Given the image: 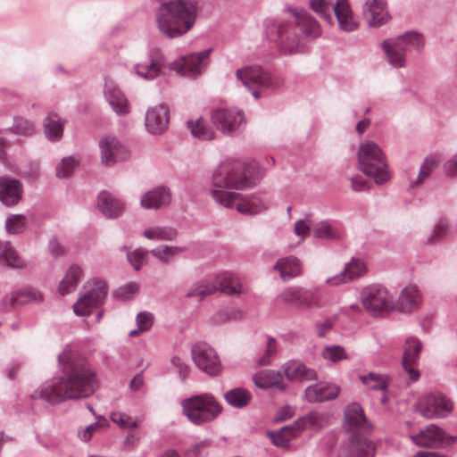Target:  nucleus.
<instances>
[{"label": "nucleus", "instance_id": "f257e3e1", "mask_svg": "<svg viewBox=\"0 0 457 457\" xmlns=\"http://www.w3.org/2000/svg\"><path fill=\"white\" fill-rule=\"evenodd\" d=\"M262 176L255 162L246 165L239 161L223 162L212 174L211 195L223 207L236 209L242 214H258L269 208L268 201L259 195L243 197L232 189L251 187Z\"/></svg>", "mask_w": 457, "mask_h": 457}, {"label": "nucleus", "instance_id": "f03ea898", "mask_svg": "<svg viewBox=\"0 0 457 457\" xmlns=\"http://www.w3.org/2000/svg\"><path fill=\"white\" fill-rule=\"evenodd\" d=\"M62 375L46 382L30 395L32 400L56 404L66 400L86 398L96 390V370L79 352L65 348L58 354Z\"/></svg>", "mask_w": 457, "mask_h": 457}, {"label": "nucleus", "instance_id": "7ed1b4c3", "mask_svg": "<svg viewBox=\"0 0 457 457\" xmlns=\"http://www.w3.org/2000/svg\"><path fill=\"white\" fill-rule=\"evenodd\" d=\"M160 34L166 38H177L187 34L197 18V4L193 0H166L154 12Z\"/></svg>", "mask_w": 457, "mask_h": 457}, {"label": "nucleus", "instance_id": "20e7f679", "mask_svg": "<svg viewBox=\"0 0 457 457\" xmlns=\"http://www.w3.org/2000/svg\"><path fill=\"white\" fill-rule=\"evenodd\" d=\"M236 77L254 99H260L267 92L278 89L284 82L281 77L257 64L237 69Z\"/></svg>", "mask_w": 457, "mask_h": 457}, {"label": "nucleus", "instance_id": "39448f33", "mask_svg": "<svg viewBox=\"0 0 457 457\" xmlns=\"http://www.w3.org/2000/svg\"><path fill=\"white\" fill-rule=\"evenodd\" d=\"M182 414L195 426L212 422L221 414L222 405L211 393L194 395L180 402Z\"/></svg>", "mask_w": 457, "mask_h": 457}, {"label": "nucleus", "instance_id": "423d86ee", "mask_svg": "<svg viewBox=\"0 0 457 457\" xmlns=\"http://www.w3.org/2000/svg\"><path fill=\"white\" fill-rule=\"evenodd\" d=\"M357 155L359 169L376 184L382 185L390 179L386 155L378 144L370 140L361 142Z\"/></svg>", "mask_w": 457, "mask_h": 457}, {"label": "nucleus", "instance_id": "0eeeda50", "mask_svg": "<svg viewBox=\"0 0 457 457\" xmlns=\"http://www.w3.org/2000/svg\"><path fill=\"white\" fill-rule=\"evenodd\" d=\"M423 46V37L416 32H408L395 38L386 39L381 43L388 62L395 68L403 67L406 55L419 52Z\"/></svg>", "mask_w": 457, "mask_h": 457}, {"label": "nucleus", "instance_id": "6e6552de", "mask_svg": "<svg viewBox=\"0 0 457 457\" xmlns=\"http://www.w3.org/2000/svg\"><path fill=\"white\" fill-rule=\"evenodd\" d=\"M220 291L226 295L241 294L243 292L239 278L229 272L218 274L212 282L200 281L194 284L185 295L187 298L197 297L202 301L205 296Z\"/></svg>", "mask_w": 457, "mask_h": 457}, {"label": "nucleus", "instance_id": "1a4fd4ad", "mask_svg": "<svg viewBox=\"0 0 457 457\" xmlns=\"http://www.w3.org/2000/svg\"><path fill=\"white\" fill-rule=\"evenodd\" d=\"M361 301L365 310L375 317H383L394 308L393 295L380 284L365 287L361 292Z\"/></svg>", "mask_w": 457, "mask_h": 457}, {"label": "nucleus", "instance_id": "9d476101", "mask_svg": "<svg viewBox=\"0 0 457 457\" xmlns=\"http://www.w3.org/2000/svg\"><path fill=\"white\" fill-rule=\"evenodd\" d=\"M84 294L73 304V311L79 316L88 315L93 308L101 306L108 294L107 283L99 278H93L84 286Z\"/></svg>", "mask_w": 457, "mask_h": 457}, {"label": "nucleus", "instance_id": "9b49d317", "mask_svg": "<svg viewBox=\"0 0 457 457\" xmlns=\"http://www.w3.org/2000/svg\"><path fill=\"white\" fill-rule=\"evenodd\" d=\"M211 118L216 129L229 137L242 133L246 126L244 112L236 107L217 108L212 112Z\"/></svg>", "mask_w": 457, "mask_h": 457}, {"label": "nucleus", "instance_id": "f8f14e48", "mask_svg": "<svg viewBox=\"0 0 457 457\" xmlns=\"http://www.w3.org/2000/svg\"><path fill=\"white\" fill-rule=\"evenodd\" d=\"M268 32L275 35L281 52L286 54H295L305 51V44L301 37L294 32L292 26L285 21H273L267 27Z\"/></svg>", "mask_w": 457, "mask_h": 457}, {"label": "nucleus", "instance_id": "ddd939ff", "mask_svg": "<svg viewBox=\"0 0 457 457\" xmlns=\"http://www.w3.org/2000/svg\"><path fill=\"white\" fill-rule=\"evenodd\" d=\"M211 49L190 54L169 64V69L188 79H195L205 69Z\"/></svg>", "mask_w": 457, "mask_h": 457}, {"label": "nucleus", "instance_id": "4468645a", "mask_svg": "<svg viewBox=\"0 0 457 457\" xmlns=\"http://www.w3.org/2000/svg\"><path fill=\"white\" fill-rule=\"evenodd\" d=\"M195 365L210 376H218L221 371V363L216 351L204 342L195 343L191 349Z\"/></svg>", "mask_w": 457, "mask_h": 457}, {"label": "nucleus", "instance_id": "2eb2a0df", "mask_svg": "<svg viewBox=\"0 0 457 457\" xmlns=\"http://www.w3.org/2000/svg\"><path fill=\"white\" fill-rule=\"evenodd\" d=\"M418 410L426 419H440L453 411V403L442 393H431L420 401Z\"/></svg>", "mask_w": 457, "mask_h": 457}, {"label": "nucleus", "instance_id": "dca6fc26", "mask_svg": "<svg viewBox=\"0 0 457 457\" xmlns=\"http://www.w3.org/2000/svg\"><path fill=\"white\" fill-rule=\"evenodd\" d=\"M101 154V162L110 167L118 162L125 161L129 158L128 149L115 137L104 136L98 143Z\"/></svg>", "mask_w": 457, "mask_h": 457}, {"label": "nucleus", "instance_id": "f3484780", "mask_svg": "<svg viewBox=\"0 0 457 457\" xmlns=\"http://www.w3.org/2000/svg\"><path fill=\"white\" fill-rule=\"evenodd\" d=\"M410 437L415 445L423 447H445L455 440L454 436H447L436 425H428L421 429L419 434Z\"/></svg>", "mask_w": 457, "mask_h": 457}, {"label": "nucleus", "instance_id": "a211bd4d", "mask_svg": "<svg viewBox=\"0 0 457 457\" xmlns=\"http://www.w3.org/2000/svg\"><path fill=\"white\" fill-rule=\"evenodd\" d=\"M422 345L418 338L410 337L405 340L402 366L411 382L417 381L420 378V371L417 369V365Z\"/></svg>", "mask_w": 457, "mask_h": 457}, {"label": "nucleus", "instance_id": "6ab92c4d", "mask_svg": "<svg viewBox=\"0 0 457 457\" xmlns=\"http://www.w3.org/2000/svg\"><path fill=\"white\" fill-rule=\"evenodd\" d=\"M362 14L370 27H380L389 20L385 0H366L362 6Z\"/></svg>", "mask_w": 457, "mask_h": 457}, {"label": "nucleus", "instance_id": "aec40b11", "mask_svg": "<svg viewBox=\"0 0 457 457\" xmlns=\"http://www.w3.org/2000/svg\"><path fill=\"white\" fill-rule=\"evenodd\" d=\"M169 120L168 108L163 104H160L146 112L145 125L150 134L159 135L168 129Z\"/></svg>", "mask_w": 457, "mask_h": 457}, {"label": "nucleus", "instance_id": "412c9836", "mask_svg": "<svg viewBox=\"0 0 457 457\" xmlns=\"http://www.w3.org/2000/svg\"><path fill=\"white\" fill-rule=\"evenodd\" d=\"M23 193L22 184L19 179L7 176L0 177V202L6 206L17 204Z\"/></svg>", "mask_w": 457, "mask_h": 457}, {"label": "nucleus", "instance_id": "4be33fe9", "mask_svg": "<svg viewBox=\"0 0 457 457\" xmlns=\"http://www.w3.org/2000/svg\"><path fill=\"white\" fill-rule=\"evenodd\" d=\"M164 65V59L161 52L153 48L149 51V60L135 65V71L137 76L146 80L155 79Z\"/></svg>", "mask_w": 457, "mask_h": 457}, {"label": "nucleus", "instance_id": "5701e85b", "mask_svg": "<svg viewBox=\"0 0 457 457\" xmlns=\"http://www.w3.org/2000/svg\"><path fill=\"white\" fill-rule=\"evenodd\" d=\"M345 428L349 432L360 433L370 430V426L363 414L361 405L357 403L349 404L345 411Z\"/></svg>", "mask_w": 457, "mask_h": 457}, {"label": "nucleus", "instance_id": "b1692460", "mask_svg": "<svg viewBox=\"0 0 457 457\" xmlns=\"http://www.w3.org/2000/svg\"><path fill=\"white\" fill-rule=\"evenodd\" d=\"M170 202V190L167 187L159 186L145 192L142 195L140 199V205L145 210H157L169 205Z\"/></svg>", "mask_w": 457, "mask_h": 457}, {"label": "nucleus", "instance_id": "393cba45", "mask_svg": "<svg viewBox=\"0 0 457 457\" xmlns=\"http://www.w3.org/2000/svg\"><path fill=\"white\" fill-rule=\"evenodd\" d=\"M366 270L367 266L362 260L353 258L350 262L345 264L344 270L335 277L328 278L326 284L338 286L360 278L366 273Z\"/></svg>", "mask_w": 457, "mask_h": 457}, {"label": "nucleus", "instance_id": "a878e982", "mask_svg": "<svg viewBox=\"0 0 457 457\" xmlns=\"http://www.w3.org/2000/svg\"><path fill=\"white\" fill-rule=\"evenodd\" d=\"M338 393L337 386L328 382H320L309 386L304 391V396L309 403H321L335 399Z\"/></svg>", "mask_w": 457, "mask_h": 457}, {"label": "nucleus", "instance_id": "bb28decb", "mask_svg": "<svg viewBox=\"0 0 457 457\" xmlns=\"http://www.w3.org/2000/svg\"><path fill=\"white\" fill-rule=\"evenodd\" d=\"M287 11L295 17L297 25L306 37L315 39L321 36L322 29L319 22L308 12L302 9L291 7L287 8Z\"/></svg>", "mask_w": 457, "mask_h": 457}, {"label": "nucleus", "instance_id": "cd10ccee", "mask_svg": "<svg viewBox=\"0 0 457 457\" xmlns=\"http://www.w3.org/2000/svg\"><path fill=\"white\" fill-rule=\"evenodd\" d=\"M41 300L42 296L38 291L35 289H24L6 295L2 300L0 307L2 311L9 312L17 306Z\"/></svg>", "mask_w": 457, "mask_h": 457}, {"label": "nucleus", "instance_id": "c85d7f7f", "mask_svg": "<svg viewBox=\"0 0 457 457\" xmlns=\"http://www.w3.org/2000/svg\"><path fill=\"white\" fill-rule=\"evenodd\" d=\"M283 373L289 381H309L317 378L314 369L298 360H289L283 365Z\"/></svg>", "mask_w": 457, "mask_h": 457}, {"label": "nucleus", "instance_id": "c756f323", "mask_svg": "<svg viewBox=\"0 0 457 457\" xmlns=\"http://www.w3.org/2000/svg\"><path fill=\"white\" fill-rule=\"evenodd\" d=\"M282 302L298 308H306L313 302V294L299 287L285 288L279 295Z\"/></svg>", "mask_w": 457, "mask_h": 457}, {"label": "nucleus", "instance_id": "7c9ffc66", "mask_svg": "<svg viewBox=\"0 0 457 457\" xmlns=\"http://www.w3.org/2000/svg\"><path fill=\"white\" fill-rule=\"evenodd\" d=\"M377 446L361 433H354L349 442L350 457H375Z\"/></svg>", "mask_w": 457, "mask_h": 457}, {"label": "nucleus", "instance_id": "2f4dec72", "mask_svg": "<svg viewBox=\"0 0 457 457\" xmlns=\"http://www.w3.org/2000/svg\"><path fill=\"white\" fill-rule=\"evenodd\" d=\"M253 380L254 385L262 389L270 387H274L278 391L286 389V384L283 382V374L280 371L262 370L253 375Z\"/></svg>", "mask_w": 457, "mask_h": 457}, {"label": "nucleus", "instance_id": "473e14b6", "mask_svg": "<svg viewBox=\"0 0 457 457\" xmlns=\"http://www.w3.org/2000/svg\"><path fill=\"white\" fill-rule=\"evenodd\" d=\"M104 96L113 112L117 114L124 115L129 112V102L117 86L112 83H105Z\"/></svg>", "mask_w": 457, "mask_h": 457}, {"label": "nucleus", "instance_id": "72a5a7b5", "mask_svg": "<svg viewBox=\"0 0 457 457\" xmlns=\"http://www.w3.org/2000/svg\"><path fill=\"white\" fill-rule=\"evenodd\" d=\"M334 12L341 29L351 32L357 29L358 23L346 0H337L334 4Z\"/></svg>", "mask_w": 457, "mask_h": 457}, {"label": "nucleus", "instance_id": "f704fd0d", "mask_svg": "<svg viewBox=\"0 0 457 457\" xmlns=\"http://www.w3.org/2000/svg\"><path fill=\"white\" fill-rule=\"evenodd\" d=\"M420 294L415 286L408 285L404 287L397 299V308L402 312H411L417 309L420 304Z\"/></svg>", "mask_w": 457, "mask_h": 457}, {"label": "nucleus", "instance_id": "c9c22d12", "mask_svg": "<svg viewBox=\"0 0 457 457\" xmlns=\"http://www.w3.org/2000/svg\"><path fill=\"white\" fill-rule=\"evenodd\" d=\"M100 212L107 218H116L123 212L122 202L107 192H102L97 198Z\"/></svg>", "mask_w": 457, "mask_h": 457}, {"label": "nucleus", "instance_id": "e433bc0d", "mask_svg": "<svg viewBox=\"0 0 457 457\" xmlns=\"http://www.w3.org/2000/svg\"><path fill=\"white\" fill-rule=\"evenodd\" d=\"M65 120L57 113H49L43 122L44 133L47 139L53 142L59 141L63 134Z\"/></svg>", "mask_w": 457, "mask_h": 457}, {"label": "nucleus", "instance_id": "4c0bfd02", "mask_svg": "<svg viewBox=\"0 0 457 457\" xmlns=\"http://www.w3.org/2000/svg\"><path fill=\"white\" fill-rule=\"evenodd\" d=\"M312 234L319 239L339 240L343 237V230L329 220H320L312 226Z\"/></svg>", "mask_w": 457, "mask_h": 457}, {"label": "nucleus", "instance_id": "58836bf2", "mask_svg": "<svg viewBox=\"0 0 457 457\" xmlns=\"http://www.w3.org/2000/svg\"><path fill=\"white\" fill-rule=\"evenodd\" d=\"M82 277V269L77 264L71 265L64 278L59 284L58 291L60 295H65L73 292L77 288Z\"/></svg>", "mask_w": 457, "mask_h": 457}, {"label": "nucleus", "instance_id": "ea45409f", "mask_svg": "<svg viewBox=\"0 0 457 457\" xmlns=\"http://www.w3.org/2000/svg\"><path fill=\"white\" fill-rule=\"evenodd\" d=\"M0 262L12 269L25 267L24 260L19 255L9 241L0 240Z\"/></svg>", "mask_w": 457, "mask_h": 457}, {"label": "nucleus", "instance_id": "a19ab883", "mask_svg": "<svg viewBox=\"0 0 457 457\" xmlns=\"http://www.w3.org/2000/svg\"><path fill=\"white\" fill-rule=\"evenodd\" d=\"M279 272L283 280L293 278L301 273V264L299 260L294 256H288L279 259L275 267Z\"/></svg>", "mask_w": 457, "mask_h": 457}, {"label": "nucleus", "instance_id": "79ce46f5", "mask_svg": "<svg viewBox=\"0 0 457 457\" xmlns=\"http://www.w3.org/2000/svg\"><path fill=\"white\" fill-rule=\"evenodd\" d=\"M253 396L250 391L243 387H235L224 394L227 403L234 408L242 409L247 406Z\"/></svg>", "mask_w": 457, "mask_h": 457}, {"label": "nucleus", "instance_id": "37998d69", "mask_svg": "<svg viewBox=\"0 0 457 457\" xmlns=\"http://www.w3.org/2000/svg\"><path fill=\"white\" fill-rule=\"evenodd\" d=\"M436 167V160L433 157H428L424 160L418 173L415 171L409 173V181L411 187L421 185L433 172Z\"/></svg>", "mask_w": 457, "mask_h": 457}, {"label": "nucleus", "instance_id": "c03bdc74", "mask_svg": "<svg viewBox=\"0 0 457 457\" xmlns=\"http://www.w3.org/2000/svg\"><path fill=\"white\" fill-rule=\"evenodd\" d=\"M143 234L149 240L174 241L179 233L173 227L155 226L145 229Z\"/></svg>", "mask_w": 457, "mask_h": 457}, {"label": "nucleus", "instance_id": "a18cd8bd", "mask_svg": "<svg viewBox=\"0 0 457 457\" xmlns=\"http://www.w3.org/2000/svg\"><path fill=\"white\" fill-rule=\"evenodd\" d=\"M187 128L192 136L200 140H212L215 137L214 130L207 125L203 118H199L195 121L188 120Z\"/></svg>", "mask_w": 457, "mask_h": 457}, {"label": "nucleus", "instance_id": "49530a36", "mask_svg": "<svg viewBox=\"0 0 457 457\" xmlns=\"http://www.w3.org/2000/svg\"><path fill=\"white\" fill-rule=\"evenodd\" d=\"M187 250V246H170L166 245H159L150 251V253L161 263L168 264L172 258L179 253Z\"/></svg>", "mask_w": 457, "mask_h": 457}, {"label": "nucleus", "instance_id": "de8ad7c7", "mask_svg": "<svg viewBox=\"0 0 457 457\" xmlns=\"http://www.w3.org/2000/svg\"><path fill=\"white\" fill-rule=\"evenodd\" d=\"M362 384L376 391H386L388 387V378L386 375L370 372L360 377Z\"/></svg>", "mask_w": 457, "mask_h": 457}, {"label": "nucleus", "instance_id": "09e8293b", "mask_svg": "<svg viewBox=\"0 0 457 457\" xmlns=\"http://www.w3.org/2000/svg\"><path fill=\"white\" fill-rule=\"evenodd\" d=\"M110 420L122 429L136 428L140 426V419L132 417L123 411H114L110 413Z\"/></svg>", "mask_w": 457, "mask_h": 457}, {"label": "nucleus", "instance_id": "8fccbe9b", "mask_svg": "<svg viewBox=\"0 0 457 457\" xmlns=\"http://www.w3.org/2000/svg\"><path fill=\"white\" fill-rule=\"evenodd\" d=\"M9 129L16 135L28 137L35 132V124L24 117H15L13 125Z\"/></svg>", "mask_w": 457, "mask_h": 457}, {"label": "nucleus", "instance_id": "3c124183", "mask_svg": "<svg viewBox=\"0 0 457 457\" xmlns=\"http://www.w3.org/2000/svg\"><path fill=\"white\" fill-rule=\"evenodd\" d=\"M334 4L331 0H311L310 5L312 9L322 19L327 21L332 20L330 13L331 9L334 10Z\"/></svg>", "mask_w": 457, "mask_h": 457}, {"label": "nucleus", "instance_id": "603ef678", "mask_svg": "<svg viewBox=\"0 0 457 457\" xmlns=\"http://www.w3.org/2000/svg\"><path fill=\"white\" fill-rule=\"evenodd\" d=\"M321 356L331 362H337L341 360L348 359L345 349L340 345L326 346L321 353Z\"/></svg>", "mask_w": 457, "mask_h": 457}, {"label": "nucleus", "instance_id": "864d4df0", "mask_svg": "<svg viewBox=\"0 0 457 457\" xmlns=\"http://www.w3.org/2000/svg\"><path fill=\"white\" fill-rule=\"evenodd\" d=\"M26 226V217L22 214L10 215L5 220V228L8 233L17 234L21 232Z\"/></svg>", "mask_w": 457, "mask_h": 457}, {"label": "nucleus", "instance_id": "5fc2aeb1", "mask_svg": "<svg viewBox=\"0 0 457 457\" xmlns=\"http://www.w3.org/2000/svg\"><path fill=\"white\" fill-rule=\"evenodd\" d=\"M77 166L78 162L73 157H65L56 166V176L62 179L68 178L73 173Z\"/></svg>", "mask_w": 457, "mask_h": 457}, {"label": "nucleus", "instance_id": "6e6d98bb", "mask_svg": "<svg viewBox=\"0 0 457 457\" xmlns=\"http://www.w3.org/2000/svg\"><path fill=\"white\" fill-rule=\"evenodd\" d=\"M287 430V427H283L278 431H267L266 435L275 446L285 449L290 445L288 438L286 437Z\"/></svg>", "mask_w": 457, "mask_h": 457}, {"label": "nucleus", "instance_id": "4d7b16f0", "mask_svg": "<svg viewBox=\"0 0 457 457\" xmlns=\"http://www.w3.org/2000/svg\"><path fill=\"white\" fill-rule=\"evenodd\" d=\"M148 253H150V252L138 248L133 252H129L127 253V258L134 269L136 270H139L146 262Z\"/></svg>", "mask_w": 457, "mask_h": 457}, {"label": "nucleus", "instance_id": "13d9d810", "mask_svg": "<svg viewBox=\"0 0 457 457\" xmlns=\"http://www.w3.org/2000/svg\"><path fill=\"white\" fill-rule=\"evenodd\" d=\"M138 291L137 283L130 282L120 287L115 292V297L120 301H128Z\"/></svg>", "mask_w": 457, "mask_h": 457}, {"label": "nucleus", "instance_id": "bf43d9fd", "mask_svg": "<svg viewBox=\"0 0 457 457\" xmlns=\"http://www.w3.org/2000/svg\"><path fill=\"white\" fill-rule=\"evenodd\" d=\"M277 352V342L275 338L269 337L267 340V345L265 353L258 360V364L261 366H266L270 363L271 357Z\"/></svg>", "mask_w": 457, "mask_h": 457}, {"label": "nucleus", "instance_id": "052dcab7", "mask_svg": "<svg viewBox=\"0 0 457 457\" xmlns=\"http://www.w3.org/2000/svg\"><path fill=\"white\" fill-rule=\"evenodd\" d=\"M170 363L181 380L187 378L189 375V366L180 357L173 356L170 360Z\"/></svg>", "mask_w": 457, "mask_h": 457}, {"label": "nucleus", "instance_id": "680f3d73", "mask_svg": "<svg viewBox=\"0 0 457 457\" xmlns=\"http://www.w3.org/2000/svg\"><path fill=\"white\" fill-rule=\"evenodd\" d=\"M101 428V424L96 421L85 428H79L78 429V437L83 442H88L93 435Z\"/></svg>", "mask_w": 457, "mask_h": 457}, {"label": "nucleus", "instance_id": "e2e57ef3", "mask_svg": "<svg viewBox=\"0 0 457 457\" xmlns=\"http://www.w3.org/2000/svg\"><path fill=\"white\" fill-rule=\"evenodd\" d=\"M136 321L138 330L146 331L154 323V315L148 312H141L137 315Z\"/></svg>", "mask_w": 457, "mask_h": 457}, {"label": "nucleus", "instance_id": "0e129e2a", "mask_svg": "<svg viewBox=\"0 0 457 457\" xmlns=\"http://www.w3.org/2000/svg\"><path fill=\"white\" fill-rule=\"evenodd\" d=\"M448 224L446 220H440L435 226L432 237L428 238V243L432 244L443 238L447 232Z\"/></svg>", "mask_w": 457, "mask_h": 457}, {"label": "nucleus", "instance_id": "69168bd1", "mask_svg": "<svg viewBox=\"0 0 457 457\" xmlns=\"http://www.w3.org/2000/svg\"><path fill=\"white\" fill-rule=\"evenodd\" d=\"M242 316V312L239 310H235L230 312H220L212 316V320L214 324H220L226 322L231 319H237Z\"/></svg>", "mask_w": 457, "mask_h": 457}, {"label": "nucleus", "instance_id": "338daca9", "mask_svg": "<svg viewBox=\"0 0 457 457\" xmlns=\"http://www.w3.org/2000/svg\"><path fill=\"white\" fill-rule=\"evenodd\" d=\"M294 231L296 236L302 238L306 237L311 233V226L303 220H299L295 223Z\"/></svg>", "mask_w": 457, "mask_h": 457}, {"label": "nucleus", "instance_id": "774afa93", "mask_svg": "<svg viewBox=\"0 0 457 457\" xmlns=\"http://www.w3.org/2000/svg\"><path fill=\"white\" fill-rule=\"evenodd\" d=\"M444 170L448 177H457V154L445 162Z\"/></svg>", "mask_w": 457, "mask_h": 457}]
</instances>
